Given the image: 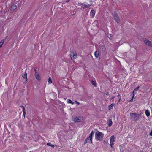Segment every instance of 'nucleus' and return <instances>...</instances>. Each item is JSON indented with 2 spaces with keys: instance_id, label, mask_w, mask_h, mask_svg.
<instances>
[{
  "instance_id": "nucleus-1",
  "label": "nucleus",
  "mask_w": 152,
  "mask_h": 152,
  "mask_svg": "<svg viewBox=\"0 0 152 152\" xmlns=\"http://www.w3.org/2000/svg\"><path fill=\"white\" fill-rule=\"evenodd\" d=\"M104 134L99 131L96 132L95 134V139L97 140H102L103 139Z\"/></svg>"
},
{
  "instance_id": "nucleus-2",
  "label": "nucleus",
  "mask_w": 152,
  "mask_h": 152,
  "mask_svg": "<svg viewBox=\"0 0 152 152\" xmlns=\"http://www.w3.org/2000/svg\"><path fill=\"white\" fill-rule=\"evenodd\" d=\"M130 115L131 120L134 121L138 120L140 118V116L138 114L136 113H131Z\"/></svg>"
},
{
  "instance_id": "nucleus-3",
  "label": "nucleus",
  "mask_w": 152,
  "mask_h": 152,
  "mask_svg": "<svg viewBox=\"0 0 152 152\" xmlns=\"http://www.w3.org/2000/svg\"><path fill=\"white\" fill-rule=\"evenodd\" d=\"M70 56L72 60H74L76 58L77 53L75 50H71Z\"/></svg>"
},
{
  "instance_id": "nucleus-4",
  "label": "nucleus",
  "mask_w": 152,
  "mask_h": 152,
  "mask_svg": "<svg viewBox=\"0 0 152 152\" xmlns=\"http://www.w3.org/2000/svg\"><path fill=\"white\" fill-rule=\"evenodd\" d=\"M112 15L113 16V18L115 21L117 23H119L120 22V20L117 13L114 12V13Z\"/></svg>"
},
{
  "instance_id": "nucleus-5",
  "label": "nucleus",
  "mask_w": 152,
  "mask_h": 152,
  "mask_svg": "<svg viewBox=\"0 0 152 152\" xmlns=\"http://www.w3.org/2000/svg\"><path fill=\"white\" fill-rule=\"evenodd\" d=\"M144 42L149 47H152V42L146 39H143Z\"/></svg>"
},
{
  "instance_id": "nucleus-6",
  "label": "nucleus",
  "mask_w": 152,
  "mask_h": 152,
  "mask_svg": "<svg viewBox=\"0 0 152 152\" xmlns=\"http://www.w3.org/2000/svg\"><path fill=\"white\" fill-rule=\"evenodd\" d=\"M74 121L75 122H80L81 121L80 117H76L74 119Z\"/></svg>"
},
{
  "instance_id": "nucleus-7",
  "label": "nucleus",
  "mask_w": 152,
  "mask_h": 152,
  "mask_svg": "<svg viewBox=\"0 0 152 152\" xmlns=\"http://www.w3.org/2000/svg\"><path fill=\"white\" fill-rule=\"evenodd\" d=\"M35 76L36 79L39 81L41 80L39 74H36Z\"/></svg>"
},
{
  "instance_id": "nucleus-8",
  "label": "nucleus",
  "mask_w": 152,
  "mask_h": 152,
  "mask_svg": "<svg viewBox=\"0 0 152 152\" xmlns=\"http://www.w3.org/2000/svg\"><path fill=\"white\" fill-rule=\"evenodd\" d=\"M140 87L137 86L136 88L134 89L133 91L132 94H133V97H134V93H136V92L137 91L139 88Z\"/></svg>"
},
{
  "instance_id": "nucleus-9",
  "label": "nucleus",
  "mask_w": 152,
  "mask_h": 152,
  "mask_svg": "<svg viewBox=\"0 0 152 152\" xmlns=\"http://www.w3.org/2000/svg\"><path fill=\"white\" fill-rule=\"evenodd\" d=\"M17 6L13 4L11 6V7L10 10L12 11H14L15 10V9H17Z\"/></svg>"
},
{
  "instance_id": "nucleus-10",
  "label": "nucleus",
  "mask_w": 152,
  "mask_h": 152,
  "mask_svg": "<svg viewBox=\"0 0 152 152\" xmlns=\"http://www.w3.org/2000/svg\"><path fill=\"white\" fill-rule=\"evenodd\" d=\"M86 140L87 141V142L88 143H92V139L91 137L90 138L89 137H88L86 139Z\"/></svg>"
},
{
  "instance_id": "nucleus-11",
  "label": "nucleus",
  "mask_w": 152,
  "mask_h": 152,
  "mask_svg": "<svg viewBox=\"0 0 152 152\" xmlns=\"http://www.w3.org/2000/svg\"><path fill=\"white\" fill-rule=\"evenodd\" d=\"M94 54L95 55V57L96 58H97L99 57V51L97 50L94 53Z\"/></svg>"
},
{
  "instance_id": "nucleus-12",
  "label": "nucleus",
  "mask_w": 152,
  "mask_h": 152,
  "mask_svg": "<svg viewBox=\"0 0 152 152\" xmlns=\"http://www.w3.org/2000/svg\"><path fill=\"white\" fill-rule=\"evenodd\" d=\"M90 15L92 18L94 17L95 15V11L94 10H91L90 12Z\"/></svg>"
},
{
  "instance_id": "nucleus-13",
  "label": "nucleus",
  "mask_w": 152,
  "mask_h": 152,
  "mask_svg": "<svg viewBox=\"0 0 152 152\" xmlns=\"http://www.w3.org/2000/svg\"><path fill=\"white\" fill-rule=\"evenodd\" d=\"M108 125L109 127H110L112 125V120L111 119H109L108 120Z\"/></svg>"
},
{
  "instance_id": "nucleus-14",
  "label": "nucleus",
  "mask_w": 152,
  "mask_h": 152,
  "mask_svg": "<svg viewBox=\"0 0 152 152\" xmlns=\"http://www.w3.org/2000/svg\"><path fill=\"white\" fill-rule=\"evenodd\" d=\"M115 141L114 140V135H112L110 137V142H114Z\"/></svg>"
},
{
  "instance_id": "nucleus-15",
  "label": "nucleus",
  "mask_w": 152,
  "mask_h": 152,
  "mask_svg": "<svg viewBox=\"0 0 152 152\" xmlns=\"http://www.w3.org/2000/svg\"><path fill=\"white\" fill-rule=\"evenodd\" d=\"M114 103H112L108 107L109 110H110V109H112L113 108V106H114Z\"/></svg>"
},
{
  "instance_id": "nucleus-16",
  "label": "nucleus",
  "mask_w": 152,
  "mask_h": 152,
  "mask_svg": "<svg viewBox=\"0 0 152 152\" xmlns=\"http://www.w3.org/2000/svg\"><path fill=\"white\" fill-rule=\"evenodd\" d=\"M21 107L23 108V115L24 116V117H25L26 113V112H25V108L23 106H21Z\"/></svg>"
},
{
  "instance_id": "nucleus-17",
  "label": "nucleus",
  "mask_w": 152,
  "mask_h": 152,
  "mask_svg": "<svg viewBox=\"0 0 152 152\" xmlns=\"http://www.w3.org/2000/svg\"><path fill=\"white\" fill-rule=\"evenodd\" d=\"M6 38V37L5 38V39H3L1 41V42H0V47H1L2 46L4 42L5 41V40Z\"/></svg>"
},
{
  "instance_id": "nucleus-18",
  "label": "nucleus",
  "mask_w": 152,
  "mask_h": 152,
  "mask_svg": "<svg viewBox=\"0 0 152 152\" xmlns=\"http://www.w3.org/2000/svg\"><path fill=\"white\" fill-rule=\"evenodd\" d=\"M6 38V37L5 38V39H3L1 41V42H0V47H1L2 46L4 42L5 41V40Z\"/></svg>"
},
{
  "instance_id": "nucleus-19",
  "label": "nucleus",
  "mask_w": 152,
  "mask_h": 152,
  "mask_svg": "<svg viewBox=\"0 0 152 152\" xmlns=\"http://www.w3.org/2000/svg\"><path fill=\"white\" fill-rule=\"evenodd\" d=\"M101 49L102 51L104 52L106 50V48L104 45H102L101 46Z\"/></svg>"
},
{
  "instance_id": "nucleus-20",
  "label": "nucleus",
  "mask_w": 152,
  "mask_h": 152,
  "mask_svg": "<svg viewBox=\"0 0 152 152\" xmlns=\"http://www.w3.org/2000/svg\"><path fill=\"white\" fill-rule=\"evenodd\" d=\"M145 114L147 117H148L150 116V112L148 110H145Z\"/></svg>"
},
{
  "instance_id": "nucleus-21",
  "label": "nucleus",
  "mask_w": 152,
  "mask_h": 152,
  "mask_svg": "<svg viewBox=\"0 0 152 152\" xmlns=\"http://www.w3.org/2000/svg\"><path fill=\"white\" fill-rule=\"evenodd\" d=\"M67 102L68 103H70L72 104H74V103L70 99H68L67 100Z\"/></svg>"
},
{
  "instance_id": "nucleus-22",
  "label": "nucleus",
  "mask_w": 152,
  "mask_h": 152,
  "mask_svg": "<svg viewBox=\"0 0 152 152\" xmlns=\"http://www.w3.org/2000/svg\"><path fill=\"white\" fill-rule=\"evenodd\" d=\"M91 82L92 85H94V86H96V82L92 80L91 81Z\"/></svg>"
},
{
  "instance_id": "nucleus-23",
  "label": "nucleus",
  "mask_w": 152,
  "mask_h": 152,
  "mask_svg": "<svg viewBox=\"0 0 152 152\" xmlns=\"http://www.w3.org/2000/svg\"><path fill=\"white\" fill-rule=\"evenodd\" d=\"M22 77L26 79V80H27V74L26 73L25 74H24L22 76Z\"/></svg>"
},
{
  "instance_id": "nucleus-24",
  "label": "nucleus",
  "mask_w": 152,
  "mask_h": 152,
  "mask_svg": "<svg viewBox=\"0 0 152 152\" xmlns=\"http://www.w3.org/2000/svg\"><path fill=\"white\" fill-rule=\"evenodd\" d=\"M48 82L49 83H52V80H51V79L50 77H49V78H48Z\"/></svg>"
},
{
  "instance_id": "nucleus-25",
  "label": "nucleus",
  "mask_w": 152,
  "mask_h": 152,
  "mask_svg": "<svg viewBox=\"0 0 152 152\" xmlns=\"http://www.w3.org/2000/svg\"><path fill=\"white\" fill-rule=\"evenodd\" d=\"M107 36V37L110 39H111V38L112 37L111 35L110 34H108Z\"/></svg>"
},
{
  "instance_id": "nucleus-26",
  "label": "nucleus",
  "mask_w": 152,
  "mask_h": 152,
  "mask_svg": "<svg viewBox=\"0 0 152 152\" xmlns=\"http://www.w3.org/2000/svg\"><path fill=\"white\" fill-rule=\"evenodd\" d=\"M47 145L48 146H50L53 148H54V145H52V144H51V143H47Z\"/></svg>"
},
{
  "instance_id": "nucleus-27",
  "label": "nucleus",
  "mask_w": 152,
  "mask_h": 152,
  "mask_svg": "<svg viewBox=\"0 0 152 152\" xmlns=\"http://www.w3.org/2000/svg\"><path fill=\"white\" fill-rule=\"evenodd\" d=\"M90 5L89 4H88V5H83L84 6V7L85 8H88V7H89V6H90Z\"/></svg>"
},
{
  "instance_id": "nucleus-28",
  "label": "nucleus",
  "mask_w": 152,
  "mask_h": 152,
  "mask_svg": "<svg viewBox=\"0 0 152 152\" xmlns=\"http://www.w3.org/2000/svg\"><path fill=\"white\" fill-rule=\"evenodd\" d=\"M110 145L111 147H112V148H113V146L114 145V142H110Z\"/></svg>"
},
{
  "instance_id": "nucleus-29",
  "label": "nucleus",
  "mask_w": 152,
  "mask_h": 152,
  "mask_svg": "<svg viewBox=\"0 0 152 152\" xmlns=\"http://www.w3.org/2000/svg\"><path fill=\"white\" fill-rule=\"evenodd\" d=\"M117 96H118V97H119V100H118V102H120V100H121V96H120V95H119V94H118V95Z\"/></svg>"
},
{
  "instance_id": "nucleus-30",
  "label": "nucleus",
  "mask_w": 152,
  "mask_h": 152,
  "mask_svg": "<svg viewBox=\"0 0 152 152\" xmlns=\"http://www.w3.org/2000/svg\"><path fill=\"white\" fill-rule=\"evenodd\" d=\"M81 5H82L81 9L82 10L84 9H85V8L84 7V6L83 5V4H82Z\"/></svg>"
},
{
  "instance_id": "nucleus-31",
  "label": "nucleus",
  "mask_w": 152,
  "mask_h": 152,
  "mask_svg": "<svg viewBox=\"0 0 152 152\" xmlns=\"http://www.w3.org/2000/svg\"><path fill=\"white\" fill-rule=\"evenodd\" d=\"M93 135H92V134H90L89 135V136L88 137H89L90 138L91 137V138H92V137L93 136Z\"/></svg>"
},
{
  "instance_id": "nucleus-32",
  "label": "nucleus",
  "mask_w": 152,
  "mask_h": 152,
  "mask_svg": "<svg viewBox=\"0 0 152 152\" xmlns=\"http://www.w3.org/2000/svg\"><path fill=\"white\" fill-rule=\"evenodd\" d=\"M94 131H92L90 134H92V135H93L94 134Z\"/></svg>"
},
{
  "instance_id": "nucleus-33",
  "label": "nucleus",
  "mask_w": 152,
  "mask_h": 152,
  "mask_svg": "<svg viewBox=\"0 0 152 152\" xmlns=\"http://www.w3.org/2000/svg\"><path fill=\"white\" fill-rule=\"evenodd\" d=\"M150 135L151 136H152V129L151 131V132L150 133Z\"/></svg>"
},
{
  "instance_id": "nucleus-34",
  "label": "nucleus",
  "mask_w": 152,
  "mask_h": 152,
  "mask_svg": "<svg viewBox=\"0 0 152 152\" xmlns=\"http://www.w3.org/2000/svg\"><path fill=\"white\" fill-rule=\"evenodd\" d=\"M120 150L121 152H123L124 151V150L122 148L120 149Z\"/></svg>"
},
{
  "instance_id": "nucleus-35",
  "label": "nucleus",
  "mask_w": 152,
  "mask_h": 152,
  "mask_svg": "<svg viewBox=\"0 0 152 152\" xmlns=\"http://www.w3.org/2000/svg\"><path fill=\"white\" fill-rule=\"evenodd\" d=\"M75 102L77 104H80L77 101H75Z\"/></svg>"
},
{
  "instance_id": "nucleus-36",
  "label": "nucleus",
  "mask_w": 152,
  "mask_h": 152,
  "mask_svg": "<svg viewBox=\"0 0 152 152\" xmlns=\"http://www.w3.org/2000/svg\"><path fill=\"white\" fill-rule=\"evenodd\" d=\"M114 97H115L113 96V97H112L111 98H110V100H112V99H113Z\"/></svg>"
},
{
  "instance_id": "nucleus-37",
  "label": "nucleus",
  "mask_w": 152,
  "mask_h": 152,
  "mask_svg": "<svg viewBox=\"0 0 152 152\" xmlns=\"http://www.w3.org/2000/svg\"><path fill=\"white\" fill-rule=\"evenodd\" d=\"M87 142V141H86V140H85V141H84V144H85Z\"/></svg>"
},
{
  "instance_id": "nucleus-38",
  "label": "nucleus",
  "mask_w": 152,
  "mask_h": 152,
  "mask_svg": "<svg viewBox=\"0 0 152 152\" xmlns=\"http://www.w3.org/2000/svg\"><path fill=\"white\" fill-rule=\"evenodd\" d=\"M133 98L134 97H132V98L129 101H130V102L132 101V100H133Z\"/></svg>"
},
{
  "instance_id": "nucleus-39",
  "label": "nucleus",
  "mask_w": 152,
  "mask_h": 152,
  "mask_svg": "<svg viewBox=\"0 0 152 152\" xmlns=\"http://www.w3.org/2000/svg\"><path fill=\"white\" fill-rule=\"evenodd\" d=\"M70 0H66V2H69V1Z\"/></svg>"
},
{
  "instance_id": "nucleus-40",
  "label": "nucleus",
  "mask_w": 152,
  "mask_h": 152,
  "mask_svg": "<svg viewBox=\"0 0 152 152\" xmlns=\"http://www.w3.org/2000/svg\"><path fill=\"white\" fill-rule=\"evenodd\" d=\"M64 99H65V100H66V98H64Z\"/></svg>"
},
{
  "instance_id": "nucleus-41",
  "label": "nucleus",
  "mask_w": 152,
  "mask_h": 152,
  "mask_svg": "<svg viewBox=\"0 0 152 152\" xmlns=\"http://www.w3.org/2000/svg\"><path fill=\"white\" fill-rule=\"evenodd\" d=\"M1 47H0V48H1Z\"/></svg>"
}]
</instances>
